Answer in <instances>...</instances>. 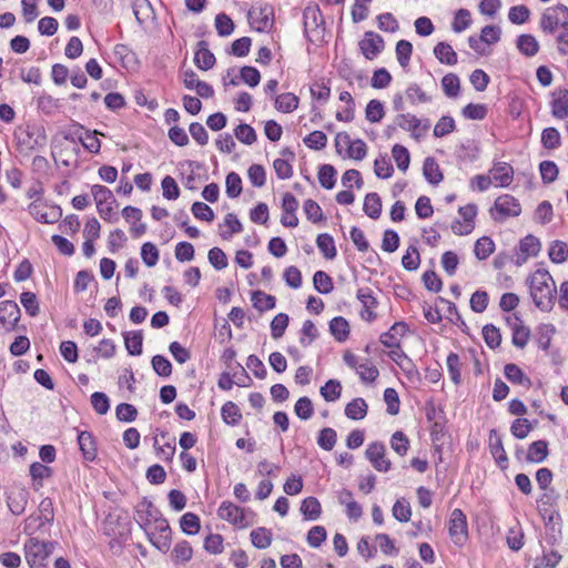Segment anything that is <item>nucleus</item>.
<instances>
[{"label":"nucleus","instance_id":"20","mask_svg":"<svg viewBox=\"0 0 568 568\" xmlns=\"http://www.w3.org/2000/svg\"><path fill=\"white\" fill-rule=\"evenodd\" d=\"M78 444L85 460L93 462L97 458V445L91 433L80 432Z\"/></svg>","mask_w":568,"mask_h":568},{"label":"nucleus","instance_id":"46","mask_svg":"<svg viewBox=\"0 0 568 568\" xmlns=\"http://www.w3.org/2000/svg\"><path fill=\"white\" fill-rule=\"evenodd\" d=\"M27 501L26 491L20 490L16 494H11L8 497V506L10 511L16 516L21 515L26 510Z\"/></svg>","mask_w":568,"mask_h":568},{"label":"nucleus","instance_id":"21","mask_svg":"<svg viewBox=\"0 0 568 568\" xmlns=\"http://www.w3.org/2000/svg\"><path fill=\"white\" fill-rule=\"evenodd\" d=\"M549 454L548 443L546 440L532 442L527 450L526 462L542 463Z\"/></svg>","mask_w":568,"mask_h":568},{"label":"nucleus","instance_id":"13","mask_svg":"<svg viewBox=\"0 0 568 568\" xmlns=\"http://www.w3.org/2000/svg\"><path fill=\"white\" fill-rule=\"evenodd\" d=\"M50 552V545L47 542L31 540L29 545H26V559L30 568L40 566Z\"/></svg>","mask_w":568,"mask_h":568},{"label":"nucleus","instance_id":"24","mask_svg":"<svg viewBox=\"0 0 568 568\" xmlns=\"http://www.w3.org/2000/svg\"><path fill=\"white\" fill-rule=\"evenodd\" d=\"M423 174L425 179L433 185L439 184L444 176L438 163L434 158H426L423 165Z\"/></svg>","mask_w":568,"mask_h":568},{"label":"nucleus","instance_id":"31","mask_svg":"<svg viewBox=\"0 0 568 568\" xmlns=\"http://www.w3.org/2000/svg\"><path fill=\"white\" fill-rule=\"evenodd\" d=\"M251 301L253 306L260 312L273 310L276 303L275 296L266 294L263 291H253Z\"/></svg>","mask_w":568,"mask_h":568},{"label":"nucleus","instance_id":"4","mask_svg":"<svg viewBox=\"0 0 568 568\" xmlns=\"http://www.w3.org/2000/svg\"><path fill=\"white\" fill-rule=\"evenodd\" d=\"M449 536L453 542L462 547L468 539V525L464 511L456 508L452 511L448 526Z\"/></svg>","mask_w":568,"mask_h":568},{"label":"nucleus","instance_id":"63","mask_svg":"<svg viewBox=\"0 0 568 568\" xmlns=\"http://www.w3.org/2000/svg\"><path fill=\"white\" fill-rule=\"evenodd\" d=\"M304 144L312 150H322L327 144V136L322 131H313L303 140Z\"/></svg>","mask_w":568,"mask_h":568},{"label":"nucleus","instance_id":"14","mask_svg":"<svg viewBox=\"0 0 568 568\" xmlns=\"http://www.w3.org/2000/svg\"><path fill=\"white\" fill-rule=\"evenodd\" d=\"M489 452L501 470L508 467V456L504 448L501 436L496 429L489 432Z\"/></svg>","mask_w":568,"mask_h":568},{"label":"nucleus","instance_id":"9","mask_svg":"<svg viewBox=\"0 0 568 568\" xmlns=\"http://www.w3.org/2000/svg\"><path fill=\"white\" fill-rule=\"evenodd\" d=\"M28 211L31 216L40 223L52 224L55 223L62 215L59 206H47L42 202H32Z\"/></svg>","mask_w":568,"mask_h":568},{"label":"nucleus","instance_id":"50","mask_svg":"<svg viewBox=\"0 0 568 568\" xmlns=\"http://www.w3.org/2000/svg\"><path fill=\"white\" fill-rule=\"evenodd\" d=\"M335 175L336 170L331 164H323L318 170V181L326 190H331L335 186Z\"/></svg>","mask_w":568,"mask_h":568},{"label":"nucleus","instance_id":"45","mask_svg":"<svg viewBox=\"0 0 568 568\" xmlns=\"http://www.w3.org/2000/svg\"><path fill=\"white\" fill-rule=\"evenodd\" d=\"M321 395L326 402H335L341 397L342 385L337 379H329L320 389Z\"/></svg>","mask_w":568,"mask_h":568},{"label":"nucleus","instance_id":"39","mask_svg":"<svg viewBox=\"0 0 568 568\" xmlns=\"http://www.w3.org/2000/svg\"><path fill=\"white\" fill-rule=\"evenodd\" d=\"M495 251V243L494 241L488 236H483L478 239L475 243L474 253L475 256L484 261L490 256Z\"/></svg>","mask_w":568,"mask_h":568},{"label":"nucleus","instance_id":"49","mask_svg":"<svg viewBox=\"0 0 568 568\" xmlns=\"http://www.w3.org/2000/svg\"><path fill=\"white\" fill-rule=\"evenodd\" d=\"M337 442V433L331 427L323 428L317 437V445L324 450H332Z\"/></svg>","mask_w":568,"mask_h":568},{"label":"nucleus","instance_id":"56","mask_svg":"<svg viewBox=\"0 0 568 568\" xmlns=\"http://www.w3.org/2000/svg\"><path fill=\"white\" fill-rule=\"evenodd\" d=\"M294 413L303 420L310 419L314 414L312 400L306 396L298 398L294 406Z\"/></svg>","mask_w":568,"mask_h":568},{"label":"nucleus","instance_id":"38","mask_svg":"<svg viewBox=\"0 0 568 568\" xmlns=\"http://www.w3.org/2000/svg\"><path fill=\"white\" fill-rule=\"evenodd\" d=\"M385 116L384 104L376 99L371 100L365 109V118L371 123H378Z\"/></svg>","mask_w":568,"mask_h":568},{"label":"nucleus","instance_id":"34","mask_svg":"<svg viewBox=\"0 0 568 568\" xmlns=\"http://www.w3.org/2000/svg\"><path fill=\"white\" fill-rule=\"evenodd\" d=\"M172 559L176 564H184L191 560L193 556V549L191 544L186 540L179 541L172 550Z\"/></svg>","mask_w":568,"mask_h":568},{"label":"nucleus","instance_id":"3","mask_svg":"<svg viewBox=\"0 0 568 568\" xmlns=\"http://www.w3.org/2000/svg\"><path fill=\"white\" fill-rule=\"evenodd\" d=\"M520 213V203L510 194L498 196L495 200L494 209L490 211L491 217L497 222H503L507 217L518 216Z\"/></svg>","mask_w":568,"mask_h":568},{"label":"nucleus","instance_id":"15","mask_svg":"<svg viewBox=\"0 0 568 568\" xmlns=\"http://www.w3.org/2000/svg\"><path fill=\"white\" fill-rule=\"evenodd\" d=\"M407 332L408 325L405 322H396L379 336V341L387 348H399L400 339Z\"/></svg>","mask_w":568,"mask_h":568},{"label":"nucleus","instance_id":"16","mask_svg":"<svg viewBox=\"0 0 568 568\" xmlns=\"http://www.w3.org/2000/svg\"><path fill=\"white\" fill-rule=\"evenodd\" d=\"M20 315V308L16 302L2 301L0 303V323L6 325L9 331L16 327Z\"/></svg>","mask_w":568,"mask_h":568},{"label":"nucleus","instance_id":"54","mask_svg":"<svg viewBox=\"0 0 568 568\" xmlns=\"http://www.w3.org/2000/svg\"><path fill=\"white\" fill-rule=\"evenodd\" d=\"M392 514L396 520L407 523L412 516L409 503L404 498L397 499L393 506Z\"/></svg>","mask_w":568,"mask_h":568},{"label":"nucleus","instance_id":"32","mask_svg":"<svg viewBox=\"0 0 568 568\" xmlns=\"http://www.w3.org/2000/svg\"><path fill=\"white\" fill-rule=\"evenodd\" d=\"M363 210L371 219H378L382 213V201L377 193H368L365 196Z\"/></svg>","mask_w":568,"mask_h":568},{"label":"nucleus","instance_id":"8","mask_svg":"<svg viewBox=\"0 0 568 568\" xmlns=\"http://www.w3.org/2000/svg\"><path fill=\"white\" fill-rule=\"evenodd\" d=\"M358 47L366 59L373 60L384 50L385 42L378 33L366 31Z\"/></svg>","mask_w":568,"mask_h":568},{"label":"nucleus","instance_id":"19","mask_svg":"<svg viewBox=\"0 0 568 568\" xmlns=\"http://www.w3.org/2000/svg\"><path fill=\"white\" fill-rule=\"evenodd\" d=\"M215 62V55L209 50L207 42L204 40L199 41L197 50L194 54L195 65L203 71H207L214 67Z\"/></svg>","mask_w":568,"mask_h":568},{"label":"nucleus","instance_id":"29","mask_svg":"<svg viewBox=\"0 0 568 568\" xmlns=\"http://www.w3.org/2000/svg\"><path fill=\"white\" fill-rule=\"evenodd\" d=\"M316 245L325 258L333 260L336 257L337 251L332 235L327 233L318 234Z\"/></svg>","mask_w":568,"mask_h":568},{"label":"nucleus","instance_id":"23","mask_svg":"<svg viewBox=\"0 0 568 568\" xmlns=\"http://www.w3.org/2000/svg\"><path fill=\"white\" fill-rule=\"evenodd\" d=\"M519 52L526 57H535L539 51V42L532 34H520L516 40Z\"/></svg>","mask_w":568,"mask_h":568},{"label":"nucleus","instance_id":"5","mask_svg":"<svg viewBox=\"0 0 568 568\" xmlns=\"http://www.w3.org/2000/svg\"><path fill=\"white\" fill-rule=\"evenodd\" d=\"M217 516L239 529L246 528L250 525L245 518L244 509L232 501H223L217 509Z\"/></svg>","mask_w":568,"mask_h":568},{"label":"nucleus","instance_id":"33","mask_svg":"<svg viewBox=\"0 0 568 568\" xmlns=\"http://www.w3.org/2000/svg\"><path fill=\"white\" fill-rule=\"evenodd\" d=\"M301 513L308 520H316L320 518L322 513V507L317 498L315 497H306L301 504Z\"/></svg>","mask_w":568,"mask_h":568},{"label":"nucleus","instance_id":"53","mask_svg":"<svg viewBox=\"0 0 568 568\" xmlns=\"http://www.w3.org/2000/svg\"><path fill=\"white\" fill-rule=\"evenodd\" d=\"M356 373L364 383H373L377 379L379 372L368 359L357 367Z\"/></svg>","mask_w":568,"mask_h":568},{"label":"nucleus","instance_id":"17","mask_svg":"<svg viewBox=\"0 0 568 568\" xmlns=\"http://www.w3.org/2000/svg\"><path fill=\"white\" fill-rule=\"evenodd\" d=\"M551 114L556 119H565L568 116V89L559 88L552 92V101L550 103Z\"/></svg>","mask_w":568,"mask_h":568},{"label":"nucleus","instance_id":"48","mask_svg":"<svg viewBox=\"0 0 568 568\" xmlns=\"http://www.w3.org/2000/svg\"><path fill=\"white\" fill-rule=\"evenodd\" d=\"M392 155L396 162L397 168L400 171L406 172L410 163V155L408 150L400 144H395L392 149Z\"/></svg>","mask_w":568,"mask_h":568},{"label":"nucleus","instance_id":"41","mask_svg":"<svg viewBox=\"0 0 568 568\" xmlns=\"http://www.w3.org/2000/svg\"><path fill=\"white\" fill-rule=\"evenodd\" d=\"M442 88L448 98H456L460 91V80L455 73H447L442 79Z\"/></svg>","mask_w":568,"mask_h":568},{"label":"nucleus","instance_id":"12","mask_svg":"<svg viewBox=\"0 0 568 568\" xmlns=\"http://www.w3.org/2000/svg\"><path fill=\"white\" fill-rule=\"evenodd\" d=\"M357 300L363 305L361 317L367 322H373L376 318L374 310L377 307V298L373 295L371 287H361L356 293Z\"/></svg>","mask_w":568,"mask_h":568},{"label":"nucleus","instance_id":"25","mask_svg":"<svg viewBox=\"0 0 568 568\" xmlns=\"http://www.w3.org/2000/svg\"><path fill=\"white\" fill-rule=\"evenodd\" d=\"M367 403L364 398L357 397L351 400L345 407V415L353 420L363 419L367 415Z\"/></svg>","mask_w":568,"mask_h":568},{"label":"nucleus","instance_id":"61","mask_svg":"<svg viewBox=\"0 0 568 568\" xmlns=\"http://www.w3.org/2000/svg\"><path fill=\"white\" fill-rule=\"evenodd\" d=\"M301 334L300 343L304 347L310 346L318 337V331L311 320L303 323Z\"/></svg>","mask_w":568,"mask_h":568},{"label":"nucleus","instance_id":"51","mask_svg":"<svg viewBox=\"0 0 568 568\" xmlns=\"http://www.w3.org/2000/svg\"><path fill=\"white\" fill-rule=\"evenodd\" d=\"M420 264V256L415 245H409L402 257V265L407 271H416Z\"/></svg>","mask_w":568,"mask_h":568},{"label":"nucleus","instance_id":"22","mask_svg":"<svg viewBox=\"0 0 568 568\" xmlns=\"http://www.w3.org/2000/svg\"><path fill=\"white\" fill-rule=\"evenodd\" d=\"M504 374L513 384L523 385L527 388L531 386V379L516 364H506L504 367Z\"/></svg>","mask_w":568,"mask_h":568},{"label":"nucleus","instance_id":"40","mask_svg":"<svg viewBox=\"0 0 568 568\" xmlns=\"http://www.w3.org/2000/svg\"><path fill=\"white\" fill-rule=\"evenodd\" d=\"M549 258L556 264L564 263L568 258V245L567 243L556 240L550 244Z\"/></svg>","mask_w":568,"mask_h":568},{"label":"nucleus","instance_id":"36","mask_svg":"<svg viewBox=\"0 0 568 568\" xmlns=\"http://www.w3.org/2000/svg\"><path fill=\"white\" fill-rule=\"evenodd\" d=\"M221 416L225 424L235 426L242 419V414L237 405L233 402H226L221 409Z\"/></svg>","mask_w":568,"mask_h":568},{"label":"nucleus","instance_id":"11","mask_svg":"<svg viewBox=\"0 0 568 568\" xmlns=\"http://www.w3.org/2000/svg\"><path fill=\"white\" fill-rule=\"evenodd\" d=\"M395 118L396 125L410 132V135L416 140L423 136L429 128L428 123L422 126L420 120L410 113H399Z\"/></svg>","mask_w":568,"mask_h":568},{"label":"nucleus","instance_id":"62","mask_svg":"<svg viewBox=\"0 0 568 568\" xmlns=\"http://www.w3.org/2000/svg\"><path fill=\"white\" fill-rule=\"evenodd\" d=\"M20 303L30 316H37L40 312L37 295L32 292H23L20 295Z\"/></svg>","mask_w":568,"mask_h":568},{"label":"nucleus","instance_id":"57","mask_svg":"<svg viewBox=\"0 0 568 568\" xmlns=\"http://www.w3.org/2000/svg\"><path fill=\"white\" fill-rule=\"evenodd\" d=\"M530 10L525 4L514 6L509 9L508 19L514 24H524L529 20Z\"/></svg>","mask_w":568,"mask_h":568},{"label":"nucleus","instance_id":"60","mask_svg":"<svg viewBox=\"0 0 568 568\" xmlns=\"http://www.w3.org/2000/svg\"><path fill=\"white\" fill-rule=\"evenodd\" d=\"M226 194L231 199L237 197L242 192V179L235 172H230L225 180Z\"/></svg>","mask_w":568,"mask_h":568},{"label":"nucleus","instance_id":"2","mask_svg":"<svg viewBox=\"0 0 568 568\" xmlns=\"http://www.w3.org/2000/svg\"><path fill=\"white\" fill-rule=\"evenodd\" d=\"M540 29L545 33L552 34L559 28L568 29V7L565 4H556L545 9L539 21Z\"/></svg>","mask_w":568,"mask_h":568},{"label":"nucleus","instance_id":"27","mask_svg":"<svg viewBox=\"0 0 568 568\" xmlns=\"http://www.w3.org/2000/svg\"><path fill=\"white\" fill-rule=\"evenodd\" d=\"M434 54L443 64L454 65L457 63V53L446 42H438L434 48Z\"/></svg>","mask_w":568,"mask_h":568},{"label":"nucleus","instance_id":"37","mask_svg":"<svg viewBox=\"0 0 568 568\" xmlns=\"http://www.w3.org/2000/svg\"><path fill=\"white\" fill-rule=\"evenodd\" d=\"M180 527L186 535H196L201 528L200 517L194 513H185L180 519Z\"/></svg>","mask_w":568,"mask_h":568},{"label":"nucleus","instance_id":"47","mask_svg":"<svg viewBox=\"0 0 568 568\" xmlns=\"http://www.w3.org/2000/svg\"><path fill=\"white\" fill-rule=\"evenodd\" d=\"M396 58L402 68H406L409 64L410 57L413 53V45L407 40H399L396 43Z\"/></svg>","mask_w":568,"mask_h":568},{"label":"nucleus","instance_id":"30","mask_svg":"<svg viewBox=\"0 0 568 568\" xmlns=\"http://www.w3.org/2000/svg\"><path fill=\"white\" fill-rule=\"evenodd\" d=\"M329 332L338 342H345L349 335L348 322L342 317L336 316L329 322Z\"/></svg>","mask_w":568,"mask_h":568},{"label":"nucleus","instance_id":"7","mask_svg":"<svg viewBox=\"0 0 568 568\" xmlns=\"http://www.w3.org/2000/svg\"><path fill=\"white\" fill-rule=\"evenodd\" d=\"M385 453L386 447L381 442L371 443L366 448L365 456L377 471L386 473L390 469L392 463Z\"/></svg>","mask_w":568,"mask_h":568},{"label":"nucleus","instance_id":"26","mask_svg":"<svg viewBox=\"0 0 568 568\" xmlns=\"http://www.w3.org/2000/svg\"><path fill=\"white\" fill-rule=\"evenodd\" d=\"M300 99L292 92H286L275 98V108L283 113H291L298 108Z\"/></svg>","mask_w":568,"mask_h":568},{"label":"nucleus","instance_id":"43","mask_svg":"<svg viewBox=\"0 0 568 568\" xmlns=\"http://www.w3.org/2000/svg\"><path fill=\"white\" fill-rule=\"evenodd\" d=\"M405 95L413 105L430 101V97L417 83H410L405 91Z\"/></svg>","mask_w":568,"mask_h":568},{"label":"nucleus","instance_id":"58","mask_svg":"<svg viewBox=\"0 0 568 568\" xmlns=\"http://www.w3.org/2000/svg\"><path fill=\"white\" fill-rule=\"evenodd\" d=\"M234 134L239 141L247 145L253 144L257 139L255 130L245 123L239 124L234 130Z\"/></svg>","mask_w":568,"mask_h":568},{"label":"nucleus","instance_id":"52","mask_svg":"<svg viewBox=\"0 0 568 568\" xmlns=\"http://www.w3.org/2000/svg\"><path fill=\"white\" fill-rule=\"evenodd\" d=\"M561 143V136L556 128H546L541 133V144L545 149H557Z\"/></svg>","mask_w":568,"mask_h":568},{"label":"nucleus","instance_id":"55","mask_svg":"<svg viewBox=\"0 0 568 568\" xmlns=\"http://www.w3.org/2000/svg\"><path fill=\"white\" fill-rule=\"evenodd\" d=\"M290 317L285 313H278L271 322V334L272 337L277 339L281 338L288 325Z\"/></svg>","mask_w":568,"mask_h":568},{"label":"nucleus","instance_id":"28","mask_svg":"<svg viewBox=\"0 0 568 568\" xmlns=\"http://www.w3.org/2000/svg\"><path fill=\"white\" fill-rule=\"evenodd\" d=\"M124 345L130 355L138 356L142 353L143 335L141 331H132L123 334Z\"/></svg>","mask_w":568,"mask_h":568},{"label":"nucleus","instance_id":"10","mask_svg":"<svg viewBox=\"0 0 568 568\" xmlns=\"http://www.w3.org/2000/svg\"><path fill=\"white\" fill-rule=\"evenodd\" d=\"M540 248V241L536 236L529 234L521 239L518 246L519 252L515 260L516 265L520 266L526 263L529 257L537 256Z\"/></svg>","mask_w":568,"mask_h":568},{"label":"nucleus","instance_id":"42","mask_svg":"<svg viewBox=\"0 0 568 568\" xmlns=\"http://www.w3.org/2000/svg\"><path fill=\"white\" fill-rule=\"evenodd\" d=\"M374 172L379 179H389L394 169L387 154H381L374 162Z\"/></svg>","mask_w":568,"mask_h":568},{"label":"nucleus","instance_id":"44","mask_svg":"<svg viewBox=\"0 0 568 568\" xmlns=\"http://www.w3.org/2000/svg\"><path fill=\"white\" fill-rule=\"evenodd\" d=\"M313 283L315 290L321 294H328L334 288L332 277L324 271L315 272L313 275Z\"/></svg>","mask_w":568,"mask_h":568},{"label":"nucleus","instance_id":"59","mask_svg":"<svg viewBox=\"0 0 568 568\" xmlns=\"http://www.w3.org/2000/svg\"><path fill=\"white\" fill-rule=\"evenodd\" d=\"M390 446L395 453L403 457L408 452L409 439L403 432L397 430L393 434L390 438Z\"/></svg>","mask_w":568,"mask_h":568},{"label":"nucleus","instance_id":"6","mask_svg":"<svg viewBox=\"0 0 568 568\" xmlns=\"http://www.w3.org/2000/svg\"><path fill=\"white\" fill-rule=\"evenodd\" d=\"M162 513L153 505L151 500L144 498L139 503L135 509V521L139 524L141 529L148 532L149 527L153 524Z\"/></svg>","mask_w":568,"mask_h":568},{"label":"nucleus","instance_id":"1","mask_svg":"<svg viewBox=\"0 0 568 568\" xmlns=\"http://www.w3.org/2000/svg\"><path fill=\"white\" fill-rule=\"evenodd\" d=\"M527 284L535 306L542 312H550L557 297V286L551 274L545 268H538L527 278Z\"/></svg>","mask_w":568,"mask_h":568},{"label":"nucleus","instance_id":"35","mask_svg":"<svg viewBox=\"0 0 568 568\" xmlns=\"http://www.w3.org/2000/svg\"><path fill=\"white\" fill-rule=\"evenodd\" d=\"M251 541L258 549H266L272 544V532L270 529L258 527L251 531Z\"/></svg>","mask_w":568,"mask_h":568},{"label":"nucleus","instance_id":"18","mask_svg":"<svg viewBox=\"0 0 568 568\" xmlns=\"http://www.w3.org/2000/svg\"><path fill=\"white\" fill-rule=\"evenodd\" d=\"M490 178L497 183L498 186H508L514 178V170L510 164L506 162L495 163L489 171Z\"/></svg>","mask_w":568,"mask_h":568},{"label":"nucleus","instance_id":"64","mask_svg":"<svg viewBox=\"0 0 568 568\" xmlns=\"http://www.w3.org/2000/svg\"><path fill=\"white\" fill-rule=\"evenodd\" d=\"M483 337L486 344L493 349L498 347L501 343V334L493 324H487L483 327Z\"/></svg>","mask_w":568,"mask_h":568}]
</instances>
